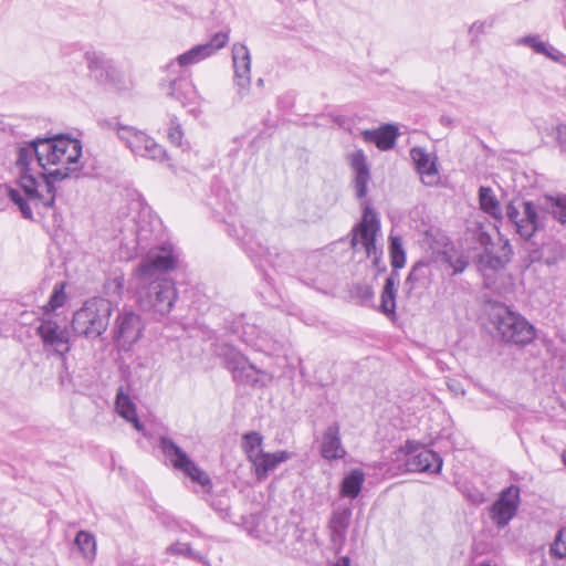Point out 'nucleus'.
Masks as SVG:
<instances>
[{
    "label": "nucleus",
    "mask_w": 566,
    "mask_h": 566,
    "mask_svg": "<svg viewBox=\"0 0 566 566\" xmlns=\"http://www.w3.org/2000/svg\"><path fill=\"white\" fill-rule=\"evenodd\" d=\"M241 240L245 252L253 262L259 263L261 266H263V263L273 268L279 265L276 261L279 255L273 254L268 247L256 240L254 234L245 232Z\"/></svg>",
    "instance_id": "nucleus-26"
},
{
    "label": "nucleus",
    "mask_w": 566,
    "mask_h": 566,
    "mask_svg": "<svg viewBox=\"0 0 566 566\" xmlns=\"http://www.w3.org/2000/svg\"><path fill=\"white\" fill-rule=\"evenodd\" d=\"M245 343H248L250 346L255 348L259 352L263 353H274L277 349V344L275 340H273L266 333H263L262 335H259L256 339H248L243 338Z\"/></svg>",
    "instance_id": "nucleus-37"
},
{
    "label": "nucleus",
    "mask_w": 566,
    "mask_h": 566,
    "mask_svg": "<svg viewBox=\"0 0 566 566\" xmlns=\"http://www.w3.org/2000/svg\"><path fill=\"white\" fill-rule=\"evenodd\" d=\"M410 157L417 172L420 175L422 184L429 187L438 185L440 175L437 158L431 157V155L421 147L411 148Z\"/></svg>",
    "instance_id": "nucleus-19"
},
{
    "label": "nucleus",
    "mask_w": 566,
    "mask_h": 566,
    "mask_svg": "<svg viewBox=\"0 0 566 566\" xmlns=\"http://www.w3.org/2000/svg\"><path fill=\"white\" fill-rule=\"evenodd\" d=\"M380 231V220L377 212L365 205L361 220L352 230L350 247L356 250L358 244L365 249L368 258H373V263L379 271H386V265L380 268L381 251L376 247V235Z\"/></svg>",
    "instance_id": "nucleus-6"
},
{
    "label": "nucleus",
    "mask_w": 566,
    "mask_h": 566,
    "mask_svg": "<svg viewBox=\"0 0 566 566\" xmlns=\"http://www.w3.org/2000/svg\"><path fill=\"white\" fill-rule=\"evenodd\" d=\"M262 442L263 437L259 432L252 431L243 436L242 447L250 462L263 452Z\"/></svg>",
    "instance_id": "nucleus-35"
},
{
    "label": "nucleus",
    "mask_w": 566,
    "mask_h": 566,
    "mask_svg": "<svg viewBox=\"0 0 566 566\" xmlns=\"http://www.w3.org/2000/svg\"><path fill=\"white\" fill-rule=\"evenodd\" d=\"M432 282V269L429 262L418 261L415 263L405 280V290L411 294L416 290H426Z\"/></svg>",
    "instance_id": "nucleus-28"
},
{
    "label": "nucleus",
    "mask_w": 566,
    "mask_h": 566,
    "mask_svg": "<svg viewBox=\"0 0 566 566\" xmlns=\"http://www.w3.org/2000/svg\"><path fill=\"white\" fill-rule=\"evenodd\" d=\"M137 281L136 297L140 310L155 318L168 315L178 297L175 282L167 277Z\"/></svg>",
    "instance_id": "nucleus-3"
},
{
    "label": "nucleus",
    "mask_w": 566,
    "mask_h": 566,
    "mask_svg": "<svg viewBox=\"0 0 566 566\" xmlns=\"http://www.w3.org/2000/svg\"><path fill=\"white\" fill-rule=\"evenodd\" d=\"M468 497L474 504H480L484 501L483 494L480 492H476L474 494H469Z\"/></svg>",
    "instance_id": "nucleus-48"
},
{
    "label": "nucleus",
    "mask_w": 566,
    "mask_h": 566,
    "mask_svg": "<svg viewBox=\"0 0 566 566\" xmlns=\"http://www.w3.org/2000/svg\"><path fill=\"white\" fill-rule=\"evenodd\" d=\"M112 313L113 305L108 300L88 298L74 312L72 329L78 336L96 339L106 332Z\"/></svg>",
    "instance_id": "nucleus-5"
},
{
    "label": "nucleus",
    "mask_w": 566,
    "mask_h": 566,
    "mask_svg": "<svg viewBox=\"0 0 566 566\" xmlns=\"http://www.w3.org/2000/svg\"><path fill=\"white\" fill-rule=\"evenodd\" d=\"M398 128L395 125L386 124L377 129H366L361 133L367 143L375 144L380 150H389L396 145Z\"/></svg>",
    "instance_id": "nucleus-29"
},
{
    "label": "nucleus",
    "mask_w": 566,
    "mask_h": 566,
    "mask_svg": "<svg viewBox=\"0 0 566 566\" xmlns=\"http://www.w3.org/2000/svg\"><path fill=\"white\" fill-rule=\"evenodd\" d=\"M365 482V474L359 469L352 470L342 481L340 493L343 496L355 499L359 495L363 484Z\"/></svg>",
    "instance_id": "nucleus-31"
},
{
    "label": "nucleus",
    "mask_w": 566,
    "mask_h": 566,
    "mask_svg": "<svg viewBox=\"0 0 566 566\" xmlns=\"http://www.w3.org/2000/svg\"><path fill=\"white\" fill-rule=\"evenodd\" d=\"M552 214L560 223L566 224V195H559L552 199Z\"/></svg>",
    "instance_id": "nucleus-40"
},
{
    "label": "nucleus",
    "mask_w": 566,
    "mask_h": 566,
    "mask_svg": "<svg viewBox=\"0 0 566 566\" xmlns=\"http://www.w3.org/2000/svg\"><path fill=\"white\" fill-rule=\"evenodd\" d=\"M484 240H485L486 242H489V241L491 240L490 235H488V234H483V235H482V243H484Z\"/></svg>",
    "instance_id": "nucleus-51"
},
{
    "label": "nucleus",
    "mask_w": 566,
    "mask_h": 566,
    "mask_svg": "<svg viewBox=\"0 0 566 566\" xmlns=\"http://www.w3.org/2000/svg\"><path fill=\"white\" fill-rule=\"evenodd\" d=\"M44 153L46 172H41V178L54 186V182L72 177L81 168L80 157L82 144L76 138L64 135L42 138L40 146Z\"/></svg>",
    "instance_id": "nucleus-2"
},
{
    "label": "nucleus",
    "mask_w": 566,
    "mask_h": 566,
    "mask_svg": "<svg viewBox=\"0 0 566 566\" xmlns=\"http://www.w3.org/2000/svg\"><path fill=\"white\" fill-rule=\"evenodd\" d=\"M103 128L113 130L118 140L135 156L163 163L168 156L166 149L146 132L119 122L117 118L99 123Z\"/></svg>",
    "instance_id": "nucleus-4"
},
{
    "label": "nucleus",
    "mask_w": 566,
    "mask_h": 566,
    "mask_svg": "<svg viewBox=\"0 0 566 566\" xmlns=\"http://www.w3.org/2000/svg\"><path fill=\"white\" fill-rule=\"evenodd\" d=\"M542 208L532 201H511L505 209V214L514 231L523 240H531L534 234L544 227Z\"/></svg>",
    "instance_id": "nucleus-7"
},
{
    "label": "nucleus",
    "mask_w": 566,
    "mask_h": 566,
    "mask_svg": "<svg viewBox=\"0 0 566 566\" xmlns=\"http://www.w3.org/2000/svg\"><path fill=\"white\" fill-rule=\"evenodd\" d=\"M85 60L88 70L98 82L106 83L114 78L117 72L116 67L105 54L95 51L86 52Z\"/></svg>",
    "instance_id": "nucleus-24"
},
{
    "label": "nucleus",
    "mask_w": 566,
    "mask_h": 566,
    "mask_svg": "<svg viewBox=\"0 0 566 566\" xmlns=\"http://www.w3.org/2000/svg\"><path fill=\"white\" fill-rule=\"evenodd\" d=\"M319 453L327 461L344 459L346 450L342 443L340 429L338 423L329 424L323 432Z\"/></svg>",
    "instance_id": "nucleus-22"
},
{
    "label": "nucleus",
    "mask_w": 566,
    "mask_h": 566,
    "mask_svg": "<svg viewBox=\"0 0 566 566\" xmlns=\"http://www.w3.org/2000/svg\"><path fill=\"white\" fill-rule=\"evenodd\" d=\"M168 552L171 553V554H179V555H184L192 560H197V562H200L202 564L206 563V558H205V555H202L201 553L199 552H196L195 549H192V547L190 546V544L188 543H180V542H177L172 545H170L168 547Z\"/></svg>",
    "instance_id": "nucleus-36"
},
{
    "label": "nucleus",
    "mask_w": 566,
    "mask_h": 566,
    "mask_svg": "<svg viewBox=\"0 0 566 566\" xmlns=\"http://www.w3.org/2000/svg\"><path fill=\"white\" fill-rule=\"evenodd\" d=\"M211 506L212 509L219 513V515L222 517V518H227L229 517V513H230V506H229V502L226 497H220V499H214L212 502H211Z\"/></svg>",
    "instance_id": "nucleus-44"
},
{
    "label": "nucleus",
    "mask_w": 566,
    "mask_h": 566,
    "mask_svg": "<svg viewBox=\"0 0 566 566\" xmlns=\"http://www.w3.org/2000/svg\"><path fill=\"white\" fill-rule=\"evenodd\" d=\"M521 43L532 48L536 53L542 54L546 51V43L538 35H528L521 40Z\"/></svg>",
    "instance_id": "nucleus-42"
},
{
    "label": "nucleus",
    "mask_w": 566,
    "mask_h": 566,
    "mask_svg": "<svg viewBox=\"0 0 566 566\" xmlns=\"http://www.w3.org/2000/svg\"><path fill=\"white\" fill-rule=\"evenodd\" d=\"M143 331L144 323L139 315L133 312H123L115 321L114 339L118 347L129 350L140 339Z\"/></svg>",
    "instance_id": "nucleus-15"
},
{
    "label": "nucleus",
    "mask_w": 566,
    "mask_h": 566,
    "mask_svg": "<svg viewBox=\"0 0 566 566\" xmlns=\"http://www.w3.org/2000/svg\"><path fill=\"white\" fill-rule=\"evenodd\" d=\"M556 139L562 151L566 153V125L560 124L556 127Z\"/></svg>",
    "instance_id": "nucleus-45"
},
{
    "label": "nucleus",
    "mask_w": 566,
    "mask_h": 566,
    "mask_svg": "<svg viewBox=\"0 0 566 566\" xmlns=\"http://www.w3.org/2000/svg\"><path fill=\"white\" fill-rule=\"evenodd\" d=\"M177 265V255L170 244L151 249L139 263L137 279L149 281L156 277H165L164 274Z\"/></svg>",
    "instance_id": "nucleus-10"
},
{
    "label": "nucleus",
    "mask_w": 566,
    "mask_h": 566,
    "mask_svg": "<svg viewBox=\"0 0 566 566\" xmlns=\"http://www.w3.org/2000/svg\"><path fill=\"white\" fill-rule=\"evenodd\" d=\"M446 262L453 269V275L462 273L469 264L464 256L452 258L451 255H446Z\"/></svg>",
    "instance_id": "nucleus-43"
},
{
    "label": "nucleus",
    "mask_w": 566,
    "mask_h": 566,
    "mask_svg": "<svg viewBox=\"0 0 566 566\" xmlns=\"http://www.w3.org/2000/svg\"><path fill=\"white\" fill-rule=\"evenodd\" d=\"M549 553L552 556L556 558H565L566 557V527H563L557 533L554 542L549 547Z\"/></svg>",
    "instance_id": "nucleus-39"
},
{
    "label": "nucleus",
    "mask_w": 566,
    "mask_h": 566,
    "mask_svg": "<svg viewBox=\"0 0 566 566\" xmlns=\"http://www.w3.org/2000/svg\"><path fill=\"white\" fill-rule=\"evenodd\" d=\"M496 329L505 342L525 345L535 336L534 327L521 315L506 311L499 316Z\"/></svg>",
    "instance_id": "nucleus-14"
},
{
    "label": "nucleus",
    "mask_w": 566,
    "mask_h": 566,
    "mask_svg": "<svg viewBox=\"0 0 566 566\" xmlns=\"http://www.w3.org/2000/svg\"><path fill=\"white\" fill-rule=\"evenodd\" d=\"M228 41L229 34L227 32H217L208 42L198 44L187 52L178 55L175 61H171L167 65V71L172 72L186 70L187 67L195 65L217 53L220 49L227 45Z\"/></svg>",
    "instance_id": "nucleus-12"
},
{
    "label": "nucleus",
    "mask_w": 566,
    "mask_h": 566,
    "mask_svg": "<svg viewBox=\"0 0 566 566\" xmlns=\"http://www.w3.org/2000/svg\"><path fill=\"white\" fill-rule=\"evenodd\" d=\"M441 123L451 124V119L448 118V117L442 116L441 117Z\"/></svg>",
    "instance_id": "nucleus-50"
},
{
    "label": "nucleus",
    "mask_w": 566,
    "mask_h": 566,
    "mask_svg": "<svg viewBox=\"0 0 566 566\" xmlns=\"http://www.w3.org/2000/svg\"><path fill=\"white\" fill-rule=\"evenodd\" d=\"M42 138H35L27 142L18 148L15 167L19 171L18 184L20 189L9 188L8 196L14 202L23 218L33 220L32 209L29 203L35 207L42 206L50 209L54 206L56 189L55 186L43 180L40 185L34 176V167L40 168L41 172H46L44 153L41 151Z\"/></svg>",
    "instance_id": "nucleus-1"
},
{
    "label": "nucleus",
    "mask_w": 566,
    "mask_h": 566,
    "mask_svg": "<svg viewBox=\"0 0 566 566\" xmlns=\"http://www.w3.org/2000/svg\"><path fill=\"white\" fill-rule=\"evenodd\" d=\"M74 544L81 552L84 558L86 559H93L96 554V542L95 537L85 531H80L76 534V537L74 539Z\"/></svg>",
    "instance_id": "nucleus-34"
},
{
    "label": "nucleus",
    "mask_w": 566,
    "mask_h": 566,
    "mask_svg": "<svg viewBox=\"0 0 566 566\" xmlns=\"http://www.w3.org/2000/svg\"><path fill=\"white\" fill-rule=\"evenodd\" d=\"M333 566H350V559L348 556H342Z\"/></svg>",
    "instance_id": "nucleus-49"
},
{
    "label": "nucleus",
    "mask_w": 566,
    "mask_h": 566,
    "mask_svg": "<svg viewBox=\"0 0 566 566\" xmlns=\"http://www.w3.org/2000/svg\"><path fill=\"white\" fill-rule=\"evenodd\" d=\"M563 463L566 465V450L562 453Z\"/></svg>",
    "instance_id": "nucleus-53"
},
{
    "label": "nucleus",
    "mask_w": 566,
    "mask_h": 566,
    "mask_svg": "<svg viewBox=\"0 0 566 566\" xmlns=\"http://www.w3.org/2000/svg\"><path fill=\"white\" fill-rule=\"evenodd\" d=\"M45 352L64 357L71 350L70 333L65 325L53 318H42L36 327Z\"/></svg>",
    "instance_id": "nucleus-13"
},
{
    "label": "nucleus",
    "mask_w": 566,
    "mask_h": 566,
    "mask_svg": "<svg viewBox=\"0 0 566 566\" xmlns=\"http://www.w3.org/2000/svg\"><path fill=\"white\" fill-rule=\"evenodd\" d=\"M159 449L174 469L181 471L192 482L200 484L207 492L212 489V481L209 474L199 468L171 438L160 437Z\"/></svg>",
    "instance_id": "nucleus-8"
},
{
    "label": "nucleus",
    "mask_w": 566,
    "mask_h": 566,
    "mask_svg": "<svg viewBox=\"0 0 566 566\" xmlns=\"http://www.w3.org/2000/svg\"><path fill=\"white\" fill-rule=\"evenodd\" d=\"M542 54L557 62L562 61L565 57V55L559 50H557L549 43H546V51L543 52Z\"/></svg>",
    "instance_id": "nucleus-46"
},
{
    "label": "nucleus",
    "mask_w": 566,
    "mask_h": 566,
    "mask_svg": "<svg viewBox=\"0 0 566 566\" xmlns=\"http://www.w3.org/2000/svg\"><path fill=\"white\" fill-rule=\"evenodd\" d=\"M500 250L501 253L496 254L492 249L485 247L484 252L478 259V268L486 281L491 277L489 272L502 270L511 260L512 248L507 241L501 245Z\"/></svg>",
    "instance_id": "nucleus-21"
},
{
    "label": "nucleus",
    "mask_w": 566,
    "mask_h": 566,
    "mask_svg": "<svg viewBox=\"0 0 566 566\" xmlns=\"http://www.w3.org/2000/svg\"><path fill=\"white\" fill-rule=\"evenodd\" d=\"M219 356L223 359L227 369L231 373L237 384L252 387L264 385L260 379V375H264V371L258 369L233 346L222 345L219 349Z\"/></svg>",
    "instance_id": "nucleus-9"
},
{
    "label": "nucleus",
    "mask_w": 566,
    "mask_h": 566,
    "mask_svg": "<svg viewBox=\"0 0 566 566\" xmlns=\"http://www.w3.org/2000/svg\"><path fill=\"white\" fill-rule=\"evenodd\" d=\"M389 254L391 271L399 272L406 264V252L401 239L397 235L389 237Z\"/></svg>",
    "instance_id": "nucleus-33"
},
{
    "label": "nucleus",
    "mask_w": 566,
    "mask_h": 566,
    "mask_svg": "<svg viewBox=\"0 0 566 566\" xmlns=\"http://www.w3.org/2000/svg\"><path fill=\"white\" fill-rule=\"evenodd\" d=\"M65 284L64 283H56L54 285L53 292L50 296V300L48 304L44 306V310L46 312L55 311L56 308L64 305L66 301V294H65Z\"/></svg>",
    "instance_id": "nucleus-38"
},
{
    "label": "nucleus",
    "mask_w": 566,
    "mask_h": 566,
    "mask_svg": "<svg viewBox=\"0 0 566 566\" xmlns=\"http://www.w3.org/2000/svg\"><path fill=\"white\" fill-rule=\"evenodd\" d=\"M232 60L237 85L240 91L249 88L251 83V56L249 49L244 44L235 43L232 48Z\"/></svg>",
    "instance_id": "nucleus-23"
},
{
    "label": "nucleus",
    "mask_w": 566,
    "mask_h": 566,
    "mask_svg": "<svg viewBox=\"0 0 566 566\" xmlns=\"http://www.w3.org/2000/svg\"><path fill=\"white\" fill-rule=\"evenodd\" d=\"M479 201L481 209L495 219L502 218V209L493 190L490 187H480Z\"/></svg>",
    "instance_id": "nucleus-32"
},
{
    "label": "nucleus",
    "mask_w": 566,
    "mask_h": 566,
    "mask_svg": "<svg viewBox=\"0 0 566 566\" xmlns=\"http://www.w3.org/2000/svg\"><path fill=\"white\" fill-rule=\"evenodd\" d=\"M258 84H259V85H262V84H263V80H262V78H259Z\"/></svg>",
    "instance_id": "nucleus-54"
},
{
    "label": "nucleus",
    "mask_w": 566,
    "mask_h": 566,
    "mask_svg": "<svg viewBox=\"0 0 566 566\" xmlns=\"http://www.w3.org/2000/svg\"><path fill=\"white\" fill-rule=\"evenodd\" d=\"M400 283V274L397 271H391L385 280V284L380 294L379 311L388 317L396 315V300L398 294V286Z\"/></svg>",
    "instance_id": "nucleus-27"
},
{
    "label": "nucleus",
    "mask_w": 566,
    "mask_h": 566,
    "mask_svg": "<svg viewBox=\"0 0 566 566\" xmlns=\"http://www.w3.org/2000/svg\"><path fill=\"white\" fill-rule=\"evenodd\" d=\"M116 410L120 417H123L128 422L134 424V428L138 431L143 430V424L139 422L135 403L132 401L128 395H126L123 389H119L116 395Z\"/></svg>",
    "instance_id": "nucleus-30"
},
{
    "label": "nucleus",
    "mask_w": 566,
    "mask_h": 566,
    "mask_svg": "<svg viewBox=\"0 0 566 566\" xmlns=\"http://www.w3.org/2000/svg\"><path fill=\"white\" fill-rule=\"evenodd\" d=\"M353 510L348 505H337L333 509L327 523L331 548L338 555L342 553L350 525Z\"/></svg>",
    "instance_id": "nucleus-16"
},
{
    "label": "nucleus",
    "mask_w": 566,
    "mask_h": 566,
    "mask_svg": "<svg viewBox=\"0 0 566 566\" xmlns=\"http://www.w3.org/2000/svg\"><path fill=\"white\" fill-rule=\"evenodd\" d=\"M479 566H495V565L492 564L491 562H483Z\"/></svg>",
    "instance_id": "nucleus-52"
},
{
    "label": "nucleus",
    "mask_w": 566,
    "mask_h": 566,
    "mask_svg": "<svg viewBox=\"0 0 566 566\" xmlns=\"http://www.w3.org/2000/svg\"><path fill=\"white\" fill-rule=\"evenodd\" d=\"M350 166L354 171L353 186L355 195L359 200H364L361 202L363 209L365 208V205L370 207L369 202L366 200L368 182L370 180V170L363 150H357L350 155Z\"/></svg>",
    "instance_id": "nucleus-18"
},
{
    "label": "nucleus",
    "mask_w": 566,
    "mask_h": 566,
    "mask_svg": "<svg viewBox=\"0 0 566 566\" xmlns=\"http://www.w3.org/2000/svg\"><path fill=\"white\" fill-rule=\"evenodd\" d=\"M520 503V489L511 485L504 489L499 499L490 509V516L494 524L502 528L516 515Z\"/></svg>",
    "instance_id": "nucleus-17"
},
{
    "label": "nucleus",
    "mask_w": 566,
    "mask_h": 566,
    "mask_svg": "<svg viewBox=\"0 0 566 566\" xmlns=\"http://www.w3.org/2000/svg\"><path fill=\"white\" fill-rule=\"evenodd\" d=\"M358 295L365 302L373 301L375 297L374 290L371 289V286L368 285L359 286Z\"/></svg>",
    "instance_id": "nucleus-47"
},
{
    "label": "nucleus",
    "mask_w": 566,
    "mask_h": 566,
    "mask_svg": "<svg viewBox=\"0 0 566 566\" xmlns=\"http://www.w3.org/2000/svg\"><path fill=\"white\" fill-rule=\"evenodd\" d=\"M442 458L439 453L422 448L418 452L408 454L405 467L408 472L439 473L442 469Z\"/></svg>",
    "instance_id": "nucleus-20"
},
{
    "label": "nucleus",
    "mask_w": 566,
    "mask_h": 566,
    "mask_svg": "<svg viewBox=\"0 0 566 566\" xmlns=\"http://www.w3.org/2000/svg\"><path fill=\"white\" fill-rule=\"evenodd\" d=\"M292 459V453L287 451H277L274 453L262 452L251 461L254 474L259 481L268 478L269 473L274 471L281 463Z\"/></svg>",
    "instance_id": "nucleus-25"
},
{
    "label": "nucleus",
    "mask_w": 566,
    "mask_h": 566,
    "mask_svg": "<svg viewBox=\"0 0 566 566\" xmlns=\"http://www.w3.org/2000/svg\"><path fill=\"white\" fill-rule=\"evenodd\" d=\"M167 95L176 98L184 107H189L195 114L200 106L201 97L191 82L190 73L187 70L168 71L163 82Z\"/></svg>",
    "instance_id": "nucleus-11"
},
{
    "label": "nucleus",
    "mask_w": 566,
    "mask_h": 566,
    "mask_svg": "<svg viewBox=\"0 0 566 566\" xmlns=\"http://www.w3.org/2000/svg\"><path fill=\"white\" fill-rule=\"evenodd\" d=\"M184 132L177 117H171L168 129V139L172 145L180 146Z\"/></svg>",
    "instance_id": "nucleus-41"
}]
</instances>
